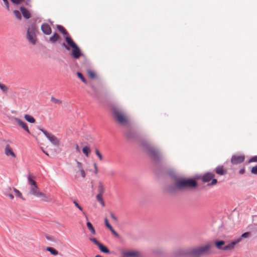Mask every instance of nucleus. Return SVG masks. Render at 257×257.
<instances>
[{"label":"nucleus","instance_id":"obj_1","mask_svg":"<svg viewBox=\"0 0 257 257\" xmlns=\"http://www.w3.org/2000/svg\"><path fill=\"white\" fill-rule=\"evenodd\" d=\"M140 145L145 150L146 153L154 164V170L156 174L157 175L162 174L164 170L162 167L160 166V164L163 160V156L158 150L154 148L145 140H141Z\"/></svg>","mask_w":257,"mask_h":257},{"label":"nucleus","instance_id":"obj_2","mask_svg":"<svg viewBox=\"0 0 257 257\" xmlns=\"http://www.w3.org/2000/svg\"><path fill=\"white\" fill-rule=\"evenodd\" d=\"M211 248V245L209 243L204 246H200L192 248H180L173 252L174 257H198L200 255L206 254Z\"/></svg>","mask_w":257,"mask_h":257},{"label":"nucleus","instance_id":"obj_3","mask_svg":"<svg viewBox=\"0 0 257 257\" xmlns=\"http://www.w3.org/2000/svg\"><path fill=\"white\" fill-rule=\"evenodd\" d=\"M176 187L178 190H183L185 189H193L197 187L198 184L196 181L192 178L178 177L175 181Z\"/></svg>","mask_w":257,"mask_h":257},{"label":"nucleus","instance_id":"obj_4","mask_svg":"<svg viewBox=\"0 0 257 257\" xmlns=\"http://www.w3.org/2000/svg\"><path fill=\"white\" fill-rule=\"evenodd\" d=\"M28 181L29 184H30L32 186L30 189V192L32 194L37 197H44V198L42 199V200L44 201L48 202L51 200L50 198L48 197L45 194L37 190L38 189L37 183L35 180L31 178L30 175H29L28 177Z\"/></svg>","mask_w":257,"mask_h":257},{"label":"nucleus","instance_id":"obj_5","mask_svg":"<svg viewBox=\"0 0 257 257\" xmlns=\"http://www.w3.org/2000/svg\"><path fill=\"white\" fill-rule=\"evenodd\" d=\"M241 238L231 241L227 245H225V242L223 240H215L214 241L215 246L218 249L223 250H232L234 248L236 244L240 241Z\"/></svg>","mask_w":257,"mask_h":257},{"label":"nucleus","instance_id":"obj_6","mask_svg":"<svg viewBox=\"0 0 257 257\" xmlns=\"http://www.w3.org/2000/svg\"><path fill=\"white\" fill-rule=\"evenodd\" d=\"M36 32L37 27L35 24H32L31 26L28 28L27 31V39L28 41L33 45H35L36 43Z\"/></svg>","mask_w":257,"mask_h":257},{"label":"nucleus","instance_id":"obj_7","mask_svg":"<svg viewBox=\"0 0 257 257\" xmlns=\"http://www.w3.org/2000/svg\"><path fill=\"white\" fill-rule=\"evenodd\" d=\"M70 44V49L71 48L70 56L73 59H78L81 56L85 57V55L82 52L79 47L74 41L73 42H71Z\"/></svg>","mask_w":257,"mask_h":257},{"label":"nucleus","instance_id":"obj_8","mask_svg":"<svg viewBox=\"0 0 257 257\" xmlns=\"http://www.w3.org/2000/svg\"><path fill=\"white\" fill-rule=\"evenodd\" d=\"M112 113L115 116V119L121 125L127 124L128 119L123 113L119 111L116 107L112 108Z\"/></svg>","mask_w":257,"mask_h":257},{"label":"nucleus","instance_id":"obj_9","mask_svg":"<svg viewBox=\"0 0 257 257\" xmlns=\"http://www.w3.org/2000/svg\"><path fill=\"white\" fill-rule=\"evenodd\" d=\"M38 129L41 131L45 136L49 140V141L54 146H58L59 145V141L54 135L48 133L43 128L40 127H38Z\"/></svg>","mask_w":257,"mask_h":257},{"label":"nucleus","instance_id":"obj_10","mask_svg":"<svg viewBox=\"0 0 257 257\" xmlns=\"http://www.w3.org/2000/svg\"><path fill=\"white\" fill-rule=\"evenodd\" d=\"M245 159L244 155H232L231 158V163L232 165H238L243 162Z\"/></svg>","mask_w":257,"mask_h":257},{"label":"nucleus","instance_id":"obj_11","mask_svg":"<svg viewBox=\"0 0 257 257\" xmlns=\"http://www.w3.org/2000/svg\"><path fill=\"white\" fill-rule=\"evenodd\" d=\"M215 177V174L212 172H207L205 173L201 177V179L204 183L209 182L213 178Z\"/></svg>","mask_w":257,"mask_h":257},{"label":"nucleus","instance_id":"obj_12","mask_svg":"<svg viewBox=\"0 0 257 257\" xmlns=\"http://www.w3.org/2000/svg\"><path fill=\"white\" fill-rule=\"evenodd\" d=\"M43 33L46 35H49L52 33V29L50 26L45 23H43L41 27Z\"/></svg>","mask_w":257,"mask_h":257},{"label":"nucleus","instance_id":"obj_13","mask_svg":"<svg viewBox=\"0 0 257 257\" xmlns=\"http://www.w3.org/2000/svg\"><path fill=\"white\" fill-rule=\"evenodd\" d=\"M14 119L26 132L30 133L28 124L26 122L18 117H15Z\"/></svg>","mask_w":257,"mask_h":257},{"label":"nucleus","instance_id":"obj_14","mask_svg":"<svg viewBox=\"0 0 257 257\" xmlns=\"http://www.w3.org/2000/svg\"><path fill=\"white\" fill-rule=\"evenodd\" d=\"M65 40L67 44L65 42H62V43H60V44L63 47H64L66 50L70 51L71 47L70 42H73L74 41L70 37H65Z\"/></svg>","mask_w":257,"mask_h":257},{"label":"nucleus","instance_id":"obj_15","mask_svg":"<svg viewBox=\"0 0 257 257\" xmlns=\"http://www.w3.org/2000/svg\"><path fill=\"white\" fill-rule=\"evenodd\" d=\"M214 171L217 174L220 176L224 175L227 173V170L222 165H218L214 169Z\"/></svg>","mask_w":257,"mask_h":257},{"label":"nucleus","instance_id":"obj_16","mask_svg":"<svg viewBox=\"0 0 257 257\" xmlns=\"http://www.w3.org/2000/svg\"><path fill=\"white\" fill-rule=\"evenodd\" d=\"M20 10L23 17L26 19H29L31 18V14L30 11L23 6L20 8Z\"/></svg>","mask_w":257,"mask_h":257},{"label":"nucleus","instance_id":"obj_17","mask_svg":"<svg viewBox=\"0 0 257 257\" xmlns=\"http://www.w3.org/2000/svg\"><path fill=\"white\" fill-rule=\"evenodd\" d=\"M125 136L128 140L133 141H136L138 138L137 134L132 131H129L126 132Z\"/></svg>","mask_w":257,"mask_h":257},{"label":"nucleus","instance_id":"obj_18","mask_svg":"<svg viewBox=\"0 0 257 257\" xmlns=\"http://www.w3.org/2000/svg\"><path fill=\"white\" fill-rule=\"evenodd\" d=\"M62 40L61 37L56 33H53V35L49 38V42L51 43L54 44L57 41L60 43V41Z\"/></svg>","mask_w":257,"mask_h":257},{"label":"nucleus","instance_id":"obj_19","mask_svg":"<svg viewBox=\"0 0 257 257\" xmlns=\"http://www.w3.org/2000/svg\"><path fill=\"white\" fill-rule=\"evenodd\" d=\"M123 254L127 257H139V252L138 251H128L123 252Z\"/></svg>","mask_w":257,"mask_h":257},{"label":"nucleus","instance_id":"obj_20","mask_svg":"<svg viewBox=\"0 0 257 257\" xmlns=\"http://www.w3.org/2000/svg\"><path fill=\"white\" fill-rule=\"evenodd\" d=\"M56 28L57 30L64 36V37H70L68 32L65 29V28L60 25H57Z\"/></svg>","mask_w":257,"mask_h":257},{"label":"nucleus","instance_id":"obj_21","mask_svg":"<svg viewBox=\"0 0 257 257\" xmlns=\"http://www.w3.org/2000/svg\"><path fill=\"white\" fill-rule=\"evenodd\" d=\"M5 154L8 156L11 155V156H13L14 158L16 157V154L13 152V151L12 150V149H11V148L10 147V146L9 145H7L6 146V148H5Z\"/></svg>","mask_w":257,"mask_h":257},{"label":"nucleus","instance_id":"obj_22","mask_svg":"<svg viewBox=\"0 0 257 257\" xmlns=\"http://www.w3.org/2000/svg\"><path fill=\"white\" fill-rule=\"evenodd\" d=\"M168 175L174 181L179 177L177 175L176 172L173 169H169L167 171Z\"/></svg>","mask_w":257,"mask_h":257},{"label":"nucleus","instance_id":"obj_23","mask_svg":"<svg viewBox=\"0 0 257 257\" xmlns=\"http://www.w3.org/2000/svg\"><path fill=\"white\" fill-rule=\"evenodd\" d=\"M97 246L101 252L107 254L110 253L109 249L102 243H100Z\"/></svg>","mask_w":257,"mask_h":257},{"label":"nucleus","instance_id":"obj_24","mask_svg":"<svg viewBox=\"0 0 257 257\" xmlns=\"http://www.w3.org/2000/svg\"><path fill=\"white\" fill-rule=\"evenodd\" d=\"M167 191L171 193H174L178 190V187H176V183H175L173 185H169L167 188Z\"/></svg>","mask_w":257,"mask_h":257},{"label":"nucleus","instance_id":"obj_25","mask_svg":"<svg viewBox=\"0 0 257 257\" xmlns=\"http://www.w3.org/2000/svg\"><path fill=\"white\" fill-rule=\"evenodd\" d=\"M25 119L29 122L30 123H35V118L32 116V115L26 114L24 115Z\"/></svg>","mask_w":257,"mask_h":257},{"label":"nucleus","instance_id":"obj_26","mask_svg":"<svg viewBox=\"0 0 257 257\" xmlns=\"http://www.w3.org/2000/svg\"><path fill=\"white\" fill-rule=\"evenodd\" d=\"M46 250L50 252L53 255H57L58 254V251L55 248L52 247H47Z\"/></svg>","mask_w":257,"mask_h":257},{"label":"nucleus","instance_id":"obj_27","mask_svg":"<svg viewBox=\"0 0 257 257\" xmlns=\"http://www.w3.org/2000/svg\"><path fill=\"white\" fill-rule=\"evenodd\" d=\"M86 225H87V227H88V229L90 230V231L93 234H95V229H94V227L93 226L92 223L90 221H87L86 222Z\"/></svg>","mask_w":257,"mask_h":257},{"label":"nucleus","instance_id":"obj_28","mask_svg":"<svg viewBox=\"0 0 257 257\" xmlns=\"http://www.w3.org/2000/svg\"><path fill=\"white\" fill-rule=\"evenodd\" d=\"M82 152L86 156V157H88L89 156V154L91 152V150L90 149V148L87 146H86L85 147H84L83 148H82Z\"/></svg>","mask_w":257,"mask_h":257},{"label":"nucleus","instance_id":"obj_29","mask_svg":"<svg viewBox=\"0 0 257 257\" xmlns=\"http://www.w3.org/2000/svg\"><path fill=\"white\" fill-rule=\"evenodd\" d=\"M97 191H98V194H100V195H103V193H104V192L105 191V189H104L103 184L101 182H99V186L98 187Z\"/></svg>","mask_w":257,"mask_h":257},{"label":"nucleus","instance_id":"obj_30","mask_svg":"<svg viewBox=\"0 0 257 257\" xmlns=\"http://www.w3.org/2000/svg\"><path fill=\"white\" fill-rule=\"evenodd\" d=\"M97 200L101 204V205L104 207L105 206V202L103 199L102 195L100 194H98L96 196Z\"/></svg>","mask_w":257,"mask_h":257},{"label":"nucleus","instance_id":"obj_31","mask_svg":"<svg viewBox=\"0 0 257 257\" xmlns=\"http://www.w3.org/2000/svg\"><path fill=\"white\" fill-rule=\"evenodd\" d=\"M13 190L17 197H19L20 198L22 199L23 200H25V199L23 197L22 194L19 190H18L15 188H13Z\"/></svg>","mask_w":257,"mask_h":257},{"label":"nucleus","instance_id":"obj_32","mask_svg":"<svg viewBox=\"0 0 257 257\" xmlns=\"http://www.w3.org/2000/svg\"><path fill=\"white\" fill-rule=\"evenodd\" d=\"M77 77L81 80V81L84 83H87V81L86 80V79L84 78V77L83 76V74L80 72H77Z\"/></svg>","mask_w":257,"mask_h":257},{"label":"nucleus","instance_id":"obj_33","mask_svg":"<svg viewBox=\"0 0 257 257\" xmlns=\"http://www.w3.org/2000/svg\"><path fill=\"white\" fill-rule=\"evenodd\" d=\"M87 73H88V75L89 76V77L91 78V79H94L95 78H96V73L93 72L92 70H88L87 71Z\"/></svg>","mask_w":257,"mask_h":257},{"label":"nucleus","instance_id":"obj_34","mask_svg":"<svg viewBox=\"0 0 257 257\" xmlns=\"http://www.w3.org/2000/svg\"><path fill=\"white\" fill-rule=\"evenodd\" d=\"M14 13L15 14V17L19 20H21L22 16L21 13L17 10H15L14 11Z\"/></svg>","mask_w":257,"mask_h":257},{"label":"nucleus","instance_id":"obj_35","mask_svg":"<svg viewBox=\"0 0 257 257\" xmlns=\"http://www.w3.org/2000/svg\"><path fill=\"white\" fill-rule=\"evenodd\" d=\"M89 239L97 246L101 243L95 238L89 237Z\"/></svg>","mask_w":257,"mask_h":257},{"label":"nucleus","instance_id":"obj_36","mask_svg":"<svg viewBox=\"0 0 257 257\" xmlns=\"http://www.w3.org/2000/svg\"><path fill=\"white\" fill-rule=\"evenodd\" d=\"M210 183L208 182L207 186H213L216 185L218 182L217 180L214 178H213V179H212Z\"/></svg>","mask_w":257,"mask_h":257},{"label":"nucleus","instance_id":"obj_37","mask_svg":"<svg viewBox=\"0 0 257 257\" xmlns=\"http://www.w3.org/2000/svg\"><path fill=\"white\" fill-rule=\"evenodd\" d=\"M0 89L4 92L8 91V87L5 84L0 82Z\"/></svg>","mask_w":257,"mask_h":257},{"label":"nucleus","instance_id":"obj_38","mask_svg":"<svg viewBox=\"0 0 257 257\" xmlns=\"http://www.w3.org/2000/svg\"><path fill=\"white\" fill-rule=\"evenodd\" d=\"M104 223H105L106 227L107 228H108L109 229H110V228H111L112 227L111 225L109 223L108 220L107 218H105L104 219Z\"/></svg>","mask_w":257,"mask_h":257},{"label":"nucleus","instance_id":"obj_39","mask_svg":"<svg viewBox=\"0 0 257 257\" xmlns=\"http://www.w3.org/2000/svg\"><path fill=\"white\" fill-rule=\"evenodd\" d=\"M51 101L53 102H54V103H59V104H61L62 103V101L58 99H56L53 96H52L51 98Z\"/></svg>","mask_w":257,"mask_h":257},{"label":"nucleus","instance_id":"obj_40","mask_svg":"<svg viewBox=\"0 0 257 257\" xmlns=\"http://www.w3.org/2000/svg\"><path fill=\"white\" fill-rule=\"evenodd\" d=\"M250 235V233L249 232H245L241 234V237H240L239 238H245L248 237Z\"/></svg>","mask_w":257,"mask_h":257},{"label":"nucleus","instance_id":"obj_41","mask_svg":"<svg viewBox=\"0 0 257 257\" xmlns=\"http://www.w3.org/2000/svg\"><path fill=\"white\" fill-rule=\"evenodd\" d=\"M95 152L96 155L97 156V157L99 158V159L100 160H102L103 159L102 156L101 154L100 153V152L99 151V150L97 149H95Z\"/></svg>","mask_w":257,"mask_h":257},{"label":"nucleus","instance_id":"obj_42","mask_svg":"<svg viewBox=\"0 0 257 257\" xmlns=\"http://www.w3.org/2000/svg\"><path fill=\"white\" fill-rule=\"evenodd\" d=\"M250 172L253 174L257 175V165L252 167Z\"/></svg>","mask_w":257,"mask_h":257},{"label":"nucleus","instance_id":"obj_43","mask_svg":"<svg viewBox=\"0 0 257 257\" xmlns=\"http://www.w3.org/2000/svg\"><path fill=\"white\" fill-rule=\"evenodd\" d=\"M73 203L74 204L76 207H77L79 210L83 211L82 207L78 203L76 200L73 201Z\"/></svg>","mask_w":257,"mask_h":257},{"label":"nucleus","instance_id":"obj_44","mask_svg":"<svg viewBox=\"0 0 257 257\" xmlns=\"http://www.w3.org/2000/svg\"><path fill=\"white\" fill-rule=\"evenodd\" d=\"M257 162V155L251 157L248 160V163Z\"/></svg>","mask_w":257,"mask_h":257},{"label":"nucleus","instance_id":"obj_45","mask_svg":"<svg viewBox=\"0 0 257 257\" xmlns=\"http://www.w3.org/2000/svg\"><path fill=\"white\" fill-rule=\"evenodd\" d=\"M6 6V7L7 8V10H9L10 9V5H9V2L8 1V0H2Z\"/></svg>","mask_w":257,"mask_h":257},{"label":"nucleus","instance_id":"obj_46","mask_svg":"<svg viewBox=\"0 0 257 257\" xmlns=\"http://www.w3.org/2000/svg\"><path fill=\"white\" fill-rule=\"evenodd\" d=\"M110 230V231L111 232V233L114 235H115V236L116 237H118L119 236V234L118 233L113 229V227H112L111 228H110L109 229Z\"/></svg>","mask_w":257,"mask_h":257},{"label":"nucleus","instance_id":"obj_47","mask_svg":"<svg viewBox=\"0 0 257 257\" xmlns=\"http://www.w3.org/2000/svg\"><path fill=\"white\" fill-rule=\"evenodd\" d=\"M45 238H46L47 240H49V241H53L54 240V238H53V237L52 236H50L48 234H46L45 235Z\"/></svg>","mask_w":257,"mask_h":257},{"label":"nucleus","instance_id":"obj_48","mask_svg":"<svg viewBox=\"0 0 257 257\" xmlns=\"http://www.w3.org/2000/svg\"><path fill=\"white\" fill-rule=\"evenodd\" d=\"M76 164L77 168L79 169V171L83 169L82 164L80 162L76 161Z\"/></svg>","mask_w":257,"mask_h":257},{"label":"nucleus","instance_id":"obj_49","mask_svg":"<svg viewBox=\"0 0 257 257\" xmlns=\"http://www.w3.org/2000/svg\"><path fill=\"white\" fill-rule=\"evenodd\" d=\"M110 216H111V218L112 219H113L114 220H115V221H117V218H116V217H115V216L114 215V214L113 213H110Z\"/></svg>","mask_w":257,"mask_h":257},{"label":"nucleus","instance_id":"obj_50","mask_svg":"<svg viewBox=\"0 0 257 257\" xmlns=\"http://www.w3.org/2000/svg\"><path fill=\"white\" fill-rule=\"evenodd\" d=\"M5 195L7 196H9L12 200L14 198V195L11 193H5Z\"/></svg>","mask_w":257,"mask_h":257},{"label":"nucleus","instance_id":"obj_51","mask_svg":"<svg viewBox=\"0 0 257 257\" xmlns=\"http://www.w3.org/2000/svg\"><path fill=\"white\" fill-rule=\"evenodd\" d=\"M80 172L81 173V175L82 177L85 178V173L84 170L83 169H82V170H80Z\"/></svg>","mask_w":257,"mask_h":257},{"label":"nucleus","instance_id":"obj_52","mask_svg":"<svg viewBox=\"0 0 257 257\" xmlns=\"http://www.w3.org/2000/svg\"><path fill=\"white\" fill-rule=\"evenodd\" d=\"M245 173V168H243L239 171V174L242 175Z\"/></svg>","mask_w":257,"mask_h":257},{"label":"nucleus","instance_id":"obj_53","mask_svg":"<svg viewBox=\"0 0 257 257\" xmlns=\"http://www.w3.org/2000/svg\"><path fill=\"white\" fill-rule=\"evenodd\" d=\"M202 177L201 176L197 175L195 176V178H194L195 180L196 181V179H199L200 178H201Z\"/></svg>","mask_w":257,"mask_h":257},{"label":"nucleus","instance_id":"obj_54","mask_svg":"<svg viewBox=\"0 0 257 257\" xmlns=\"http://www.w3.org/2000/svg\"><path fill=\"white\" fill-rule=\"evenodd\" d=\"M109 174L112 176L114 175L115 174V172L113 171H110Z\"/></svg>","mask_w":257,"mask_h":257},{"label":"nucleus","instance_id":"obj_55","mask_svg":"<svg viewBox=\"0 0 257 257\" xmlns=\"http://www.w3.org/2000/svg\"><path fill=\"white\" fill-rule=\"evenodd\" d=\"M97 173H98V169H97V167H96V168L94 170V173L97 174Z\"/></svg>","mask_w":257,"mask_h":257},{"label":"nucleus","instance_id":"obj_56","mask_svg":"<svg viewBox=\"0 0 257 257\" xmlns=\"http://www.w3.org/2000/svg\"><path fill=\"white\" fill-rule=\"evenodd\" d=\"M48 21L51 23V24L53 25V22L51 21L50 19H48Z\"/></svg>","mask_w":257,"mask_h":257},{"label":"nucleus","instance_id":"obj_57","mask_svg":"<svg viewBox=\"0 0 257 257\" xmlns=\"http://www.w3.org/2000/svg\"><path fill=\"white\" fill-rule=\"evenodd\" d=\"M93 166H94V168H95V169L96 168V167H97V165H96V163H94L93 164Z\"/></svg>","mask_w":257,"mask_h":257},{"label":"nucleus","instance_id":"obj_58","mask_svg":"<svg viewBox=\"0 0 257 257\" xmlns=\"http://www.w3.org/2000/svg\"><path fill=\"white\" fill-rule=\"evenodd\" d=\"M78 148H79L78 145L77 144H76V150H78Z\"/></svg>","mask_w":257,"mask_h":257},{"label":"nucleus","instance_id":"obj_59","mask_svg":"<svg viewBox=\"0 0 257 257\" xmlns=\"http://www.w3.org/2000/svg\"><path fill=\"white\" fill-rule=\"evenodd\" d=\"M95 257H103L101 255H99V254H97L95 256Z\"/></svg>","mask_w":257,"mask_h":257},{"label":"nucleus","instance_id":"obj_60","mask_svg":"<svg viewBox=\"0 0 257 257\" xmlns=\"http://www.w3.org/2000/svg\"><path fill=\"white\" fill-rule=\"evenodd\" d=\"M44 152V153H45L46 155H47V156L48 155V153H47V152Z\"/></svg>","mask_w":257,"mask_h":257},{"label":"nucleus","instance_id":"obj_61","mask_svg":"<svg viewBox=\"0 0 257 257\" xmlns=\"http://www.w3.org/2000/svg\"><path fill=\"white\" fill-rule=\"evenodd\" d=\"M86 220H88V217L87 216H86Z\"/></svg>","mask_w":257,"mask_h":257}]
</instances>
